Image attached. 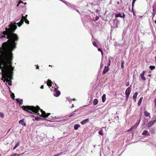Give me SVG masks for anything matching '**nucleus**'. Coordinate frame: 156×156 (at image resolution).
<instances>
[{"label": "nucleus", "instance_id": "f257e3e1", "mask_svg": "<svg viewBox=\"0 0 156 156\" xmlns=\"http://www.w3.org/2000/svg\"><path fill=\"white\" fill-rule=\"evenodd\" d=\"M27 15H26L25 16H23L22 19L21 20L19 23H16L15 22H11L9 25L8 28H6V30L4 31L2 34L1 37H6L7 39H9L7 41L8 43L13 42L12 46L14 47H16V42L18 40V37L16 34L14 33L15 30L17 28L16 25H18L19 27H20L23 23V21L25 20V22L27 23H29V21L26 19Z\"/></svg>", "mask_w": 156, "mask_h": 156}, {"label": "nucleus", "instance_id": "f03ea898", "mask_svg": "<svg viewBox=\"0 0 156 156\" xmlns=\"http://www.w3.org/2000/svg\"><path fill=\"white\" fill-rule=\"evenodd\" d=\"M6 62H2L0 66V67L2 69V75L3 78L8 82V84L10 86L12 85L11 80L13 73L14 68L12 67L9 69V67L7 65Z\"/></svg>", "mask_w": 156, "mask_h": 156}, {"label": "nucleus", "instance_id": "7ed1b4c3", "mask_svg": "<svg viewBox=\"0 0 156 156\" xmlns=\"http://www.w3.org/2000/svg\"><path fill=\"white\" fill-rule=\"evenodd\" d=\"M22 108L25 111L30 113L32 114V112L37 114L41 116L46 118L48 117L50 115V113H46L45 111L41 109L39 107H35L33 106H23Z\"/></svg>", "mask_w": 156, "mask_h": 156}, {"label": "nucleus", "instance_id": "20e7f679", "mask_svg": "<svg viewBox=\"0 0 156 156\" xmlns=\"http://www.w3.org/2000/svg\"><path fill=\"white\" fill-rule=\"evenodd\" d=\"M131 88L130 87H129L126 90L125 92V94L126 95V98L127 99L129 96V95L130 94L131 92Z\"/></svg>", "mask_w": 156, "mask_h": 156}, {"label": "nucleus", "instance_id": "39448f33", "mask_svg": "<svg viewBox=\"0 0 156 156\" xmlns=\"http://www.w3.org/2000/svg\"><path fill=\"white\" fill-rule=\"evenodd\" d=\"M156 122V119L153 120V121L150 122L147 125V127L148 128L150 127L151 126H152L154 123Z\"/></svg>", "mask_w": 156, "mask_h": 156}, {"label": "nucleus", "instance_id": "423d86ee", "mask_svg": "<svg viewBox=\"0 0 156 156\" xmlns=\"http://www.w3.org/2000/svg\"><path fill=\"white\" fill-rule=\"evenodd\" d=\"M146 73L145 71H143L142 73L140 74V77L143 80H146L145 77L144 76V75L145 73Z\"/></svg>", "mask_w": 156, "mask_h": 156}, {"label": "nucleus", "instance_id": "0eeeda50", "mask_svg": "<svg viewBox=\"0 0 156 156\" xmlns=\"http://www.w3.org/2000/svg\"><path fill=\"white\" fill-rule=\"evenodd\" d=\"M89 119H87L83 120V121H81L80 122V123L82 125H84L85 123L88 122H89Z\"/></svg>", "mask_w": 156, "mask_h": 156}, {"label": "nucleus", "instance_id": "6e6552de", "mask_svg": "<svg viewBox=\"0 0 156 156\" xmlns=\"http://www.w3.org/2000/svg\"><path fill=\"white\" fill-rule=\"evenodd\" d=\"M109 70V68L108 67H106V66H105L104 69L103 71V73L104 74H105L106 73H107L108 71Z\"/></svg>", "mask_w": 156, "mask_h": 156}, {"label": "nucleus", "instance_id": "1a4fd4ad", "mask_svg": "<svg viewBox=\"0 0 156 156\" xmlns=\"http://www.w3.org/2000/svg\"><path fill=\"white\" fill-rule=\"evenodd\" d=\"M60 94V92L59 90H56L54 95L55 97L58 96Z\"/></svg>", "mask_w": 156, "mask_h": 156}, {"label": "nucleus", "instance_id": "9d476101", "mask_svg": "<svg viewBox=\"0 0 156 156\" xmlns=\"http://www.w3.org/2000/svg\"><path fill=\"white\" fill-rule=\"evenodd\" d=\"M19 122L20 124H21L23 126H25L26 125V124L24 122L23 119L20 120Z\"/></svg>", "mask_w": 156, "mask_h": 156}, {"label": "nucleus", "instance_id": "9b49d317", "mask_svg": "<svg viewBox=\"0 0 156 156\" xmlns=\"http://www.w3.org/2000/svg\"><path fill=\"white\" fill-rule=\"evenodd\" d=\"M102 101L104 102L106 100V95L104 94L102 97Z\"/></svg>", "mask_w": 156, "mask_h": 156}, {"label": "nucleus", "instance_id": "f8f14e48", "mask_svg": "<svg viewBox=\"0 0 156 156\" xmlns=\"http://www.w3.org/2000/svg\"><path fill=\"white\" fill-rule=\"evenodd\" d=\"M98 101L97 99H95L94 100L93 104L94 105H96L98 103Z\"/></svg>", "mask_w": 156, "mask_h": 156}, {"label": "nucleus", "instance_id": "ddd939ff", "mask_svg": "<svg viewBox=\"0 0 156 156\" xmlns=\"http://www.w3.org/2000/svg\"><path fill=\"white\" fill-rule=\"evenodd\" d=\"M47 85L48 86L50 87L51 86V81L50 80H48L47 82Z\"/></svg>", "mask_w": 156, "mask_h": 156}, {"label": "nucleus", "instance_id": "4468645a", "mask_svg": "<svg viewBox=\"0 0 156 156\" xmlns=\"http://www.w3.org/2000/svg\"><path fill=\"white\" fill-rule=\"evenodd\" d=\"M115 17L116 18L118 17H121V18L122 17V16L121 15V14L120 13H119L118 14L115 13Z\"/></svg>", "mask_w": 156, "mask_h": 156}, {"label": "nucleus", "instance_id": "2eb2a0df", "mask_svg": "<svg viewBox=\"0 0 156 156\" xmlns=\"http://www.w3.org/2000/svg\"><path fill=\"white\" fill-rule=\"evenodd\" d=\"M137 94H138V93L137 92H136L134 93V95L133 96V99H134L135 101H136V99Z\"/></svg>", "mask_w": 156, "mask_h": 156}, {"label": "nucleus", "instance_id": "dca6fc26", "mask_svg": "<svg viewBox=\"0 0 156 156\" xmlns=\"http://www.w3.org/2000/svg\"><path fill=\"white\" fill-rule=\"evenodd\" d=\"M17 101L20 103V105L22 104L23 101L22 100L20 99H17L16 100Z\"/></svg>", "mask_w": 156, "mask_h": 156}, {"label": "nucleus", "instance_id": "f3484780", "mask_svg": "<svg viewBox=\"0 0 156 156\" xmlns=\"http://www.w3.org/2000/svg\"><path fill=\"white\" fill-rule=\"evenodd\" d=\"M144 114L146 116L150 117V114L148 112H147L146 111H145L144 112Z\"/></svg>", "mask_w": 156, "mask_h": 156}, {"label": "nucleus", "instance_id": "a211bd4d", "mask_svg": "<svg viewBox=\"0 0 156 156\" xmlns=\"http://www.w3.org/2000/svg\"><path fill=\"white\" fill-rule=\"evenodd\" d=\"M80 127V125L78 124H76L74 126V128L75 130H77Z\"/></svg>", "mask_w": 156, "mask_h": 156}, {"label": "nucleus", "instance_id": "6ab92c4d", "mask_svg": "<svg viewBox=\"0 0 156 156\" xmlns=\"http://www.w3.org/2000/svg\"><path fill=\"white\" fill-rule=\"evenodd\" d=\"M142 99H143V97H141L140 98L139 100L138 101V105L140 106V105L141 104V102L142 101Z\"/></svg>", "mask_w": 156, "mask_h": 156}, {"label": "nucleus", "instance_id": "aec40b11", "mask_svg": "<svg viewBox=\"0 0 156 156\" xmlns=\"http://www.w3.org/2000/svg\"><path fill=\"white\" fill-rule=\"evenodd\" d=\"M147 131L144 130L142 133V134L143 135H149V134H147Z\"/></svg>", "mask_w": 156, "mask_h": 156}, {"label": "nucleus", "instance_id": "412c9836", "mask_svg": "<svg viewBox=\"0 0 156 156\" xmlns=\"http://www.w3.org/2000/svg\"><path fill=\"white\" fill-rule=\"evenodd\" d=\"M139 124V123H136V124H135V125L133 126V128L134 129H136L137 126H138V125Z\"/></svg>", "mask_w": 156, "mask_h": 156}, {"label": "nucleus", "instance_id": "4be33fe9", "mask_svg": "<svg viewBox=\"0 0 156 156\" xmlns=\"http://www.w3.org/2000/svg\"><path fill=\"white\" fill-rule=\"evenodd\" d=\"M19 145V143L18 142L15 145V147L13 148V150H15L16 147H17Z\"/></svg>", "mask_w": 156, "mask_h": 156}, {"label": "nucleus", "instance_id": "5701e85b", "mask_svg": "<svg viewBox=\"0 0 156 156\" xmlns=\"http://www.w3.org/2000/svg\"><path fill=\"white\" fill-rule=\"evenodd\" d=\"M4 115L2 112H0V117L2 118H3L4 117Z\"/></svg>", "mask_w": 156, "mask_h": 156}, {"label": "nucleus", "instance_id": "b1692460", "mask_svg": "<svg viewBox=\"0 0 156 156\" xmlns=\"http://www.w3.org/2000/svg\"><path fill=\"white\" fill-rule=\"evenodd\" d=\"M155 67L154 66H149V68L151 70L155 69Z\"/></svg>", "mask_w": 156, "mask_h": 156}, {"label": "nucleus", "instance_id": "393cba45", "mask_svg": "<svg viewBox=\"0 0 156 156\" xmlns=\"http://www.w3.org/2000/svg\"><path fill=\"white\" fill-rule=\"evenodd\" d=\"M136 0H133L132 2V9L133 10V7L134 5V3Z\"/></svg>", "mask_w": 156, "mask_h": 156}, {"label": "nucleus", "instance_id": "a878e982", "mask_svg": "<svg viewBox=\"0 0 156 156\" xmlns=\"http://www.w3.org/2000/svg\"><path fill=\"white\" fill-rule=\"evenodd\" d=\"M124 64V62L123 61H122V62L121 65V67L122 69H123L124 68V67L123 66Z\"/></svg>", "mask_w": 156, "mask_h": 156}, {"label": "nucleus", "instance_id": "bb28decb", "mask_svg": "<svg viewBox=\"0 0 156 156\" xmlns=\"http://www.w3.org/2000/svg\"><path fill=\"white\" fill-rule=\"evenodd\" d=\"M11 96L12 98L14 99L15 97L14 94L13 93H12L11 94Z\"/></svg>", "mask_w": 156, "mask_h": 156}, {"label": "nucleus", "instance_id": "cd10ccee", "mask_svg": "<svg viewBox=\"0 0 156 156\" xmlns=\"http://www.w3.org/2000/svg\"><path fill=\"white\" fill-rule=\"evenodd\" d=\"M93 44L95 47H97V45L95 42H94L93 43Z\"/></svg>", "mask_w": 156, "mask_h": 156}, {"label": "nucleus", "instance_id": "c85d7f7f", "mask_svg": "<svg viewBox=\"0 0 156 156\" xmlns=\"http://www.w3.org/2000/svg\"><path fill=\"white\" fill-rule=\"evenodd\" d=\"M102 131L100 130L99 131L98 133L99 134L102 135H103V134L102 133Z\"/></svg>", "mask_w": 156, "mask_h": 156}, {"label": "nucleus", "instance_id": "c756f323", "mask_svg": "<svg viewBox=\"0 0 156 156\" xmlns=\"http://www.w3.org/2000/svg\"><path fill=\"white\" fill-rule=\"evenodd\" d=\"M13 156H20V154H17L16 153L14 154Z\"/></svg>", "mask_w": 156, "mask_h": 156}, {"label": "nucleus", "instance_id": "7c9ffc66", "mask_svg": "<svg viewBox=\"0 0 156 156\" xmlns=\"http://www.w3.org/2000/svg\"><path fill=\"white\" fill-rule=\"evenodd\" d=\"M133 129H134L133 127H131V128L128 130V132H129L131 130Z\"/></svg>", "mask_w": 156, "mask_h": 156}, {"label": "nucleus", "instance_id": "2f4dec72", "mask_svg": "<svg viewBox=\"0 0 156 156\" xmlns=\"http://www.w3.org/2000/svg\"><path fill=\"white\" fill-rule=\"evenodd\" d=\"M62 154V153H60L59 154H57L55 155V156H59V155H61Z\"/></svg>", "mask_w": 156, "mask_h": 156}, {"label": "nucleus", "instance_id": "473e14b6", "mask_svg": "<svg viewBox=\"0 0 156 156\" xmlns=\"http://www.w3.org/2000/svg\"><path fill=\"white\" fill-rule=\"evenodd\" d=\"M74 115H75V113H73L72 114H71V115H69V117H72V116H73Z\"/></svg>", "mask_w": 156, "mask_h": 156}, {"label": "nucleus", "instance_id": "72a5a7b5", "mask_svg": "<svg viewBox=\"0 0 156 156\" xmlns=\"http://www.w3.org/2000/svg\"><path fill=\"white\" fill-rule=\"evenodd\" d=\"M109 63L108 64V66H109L110 65V64L111 61H110V60H109Z\"/></svg>", "mask_w": 156, "mask_h": 156}, {"label": "nucleus", "instance_id": "f704fd0d", "mask_svg": "<svg viewBox=\"0 0 156 156\" xmlns=\"http://www.w3.org/2000/svg\"><path fill=\"white\" fill-rule=\"evenodd\" d=\"M98 51H102V50H101V49L100 48H98Z\"/></svg>", "mask_w": 156, "mask_h": 156}, {"label": "nucleus", "instance_id": "c9c22d12", "mask_svg": "<svg viewBox=\"0 0 156 156\" xmlns=\"http://www.w3.org/2000/svg\"><path fill=\"white\" fill-rule=\"evenodd\" d=\"M154 102H155V107H156V98H155V100Z\"/></svg>", "mask_w": 156, "mask_h": 156}, {"label": "nucleus", "instance_id": "e433bc0d", "mask_svg": "<svg viewBox=\"0 0 156 156\" xmlns=\"http://www.w3.org/2000/svg\"><path fill=\"white\" fill-rule=\"evenodd\" d=\"M41 89H43L44 88V86H43V85H42L41 87Z\"/></svg>", "mask_w": 156, "mask_h": 156}, {"label": "nucleus", "instance_id": "4c0bfd02", "mask_svg": "<svg viewBox=\"0 0 156 156\" xmlns=\"http://www.w3.org/2000/svg\"><path fill=\"white\" fill-rule=\"evenodd\" d=\"M38 117H36L35 118V119L36 120H37V119H38Z\"/></svg>", "mask_w": 156, "mask_h": 156}, {"label": "nucleus", "instance_id": "58836bf2", "mask_svg": "<svg viewBox=\"0 0 156 156\" xmlns=\"http://www.w3.org/2000/svg\"><path fill=\"white\" fill-rule=\"evenodd\" d=\"M101 54H102V55H103V51H101Z\"/></svg>", "mask_w": 156, "mask_h": 156}, {"label": "nucleus", "instance_id": "ea45409f", "mask_svg": "<svg viewBox=\"0 0 156 156\" xmlns=\"http://www.w3.org/2000/svg\"><path fill=\"white\" fill-rule=\"evenodd\" d=\"M125 17V15H124V14H123V16H122V18H124Z\"/></svg>", "mask_w": 156, "mask_h": 156}, {"label": "nucleus", "instance_id": "a19ab883", "mask_svg": "<svg viewBox=\"0 0 156 156\" xmlns=\"http://www.w3.org/2000/svg\"><path fill=\"white\" fill-rule=\"evenodd\" d=\"M36 69H39V66H37V67Z\"/></svg>", "mask_w": 156, "mask_h": 156}, {"label": "nucleus", "instance_id": "79ce46f5", "mask_svg": "<svg viewBox=\"0 0 156 156\" xmlns=\"http://www.w3.org/2000/svg\"><path fill=\"white\" fill-rule=\"evenodd\" d=\"M154 23H156V20L155 21Z\"/></svg>", "mask_w": 156, "mask_h": 156}, {"label": "nucleus", "instance_id": "37998d69", "mask_svg": "<svg viewBox=\"0 0 156 156\" xmlns=\"http://www.w3.org/2000/svg\"><path fill=\"white\" fill-rule=\"evenodd\" d=\"M77 111V110L76 109L74 111V112H76Z\"/></svg>", "mask_w": 156, "mask_h": 156}, {"label": "nucleus", "instance_id": "c03bdc74", "mask_svg": "<svg viewBox=\"0 0 156 156\" xmlns=\"http://www.w3.org/2000/svg\"><path fill=\"white\" fill-rule=\"evenodd\" d=\"M31 116H32V117H33V116H34V115H31Z\"/></svg>", "mask_w": 156, "mask_h": 156}, {"label": "nucleus", "instance_id": "a18cd8bd", "mask_svg": "<svg viewBox=\"0 0 156 156\" xmlns=\"http://www.w3.org/2000/svg\"><path fill=\"white\" fill-rule=\"evenodd\" d=\"M153 12H154V9H153Z\"/></svg>", "mask_w": 156, "mask_h": 156}, {"label": "nucleus", "instance_id": "49530a36", "mask_svg": "<svg viewBox=\"0 0 156 156\" xmlns=\"http://www.w3.org/2000/svg\"><path fill=\"white\" fill-rule=\"evenodd\" d=\"M49 66H51V65H49Z\"/></svg>", "mask_w": 156, "mask_h": 156}]
</instances>
